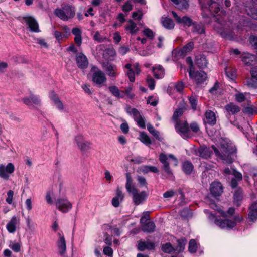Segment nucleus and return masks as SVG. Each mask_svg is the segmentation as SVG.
Returning <instances> with one entry per match:
<instances>
[{"instance_id": "a19ab883", "label": "nucleus", "mask_w": 257, "mask_h": 257, "mask_svg": "<svg viewBox=\"0 0 257 257\" xmlns=\"http://www.w3.org/2000/svg\"><path fill=\"white\" fill-rule=\"evenodd\" d=\"M126 182L125 185V188L127 190V191L131 192V190H133L134 189L136 188L133 185V179L131 177V176L130 174L126 173Z\"/></svg>"}, {"instance_id": "7c9ffc66", "label": "nucleus", "mask_w": 257, "mask_h": 257, "mask_svg": "<svg viewBox=\"0 0 257 257\" xmlns=\"http://www.w3.org/2000/svg\"><path fill=\"white\" fill-rule=\"evenodd\" d=\"M155 227V223L152 221H149L144 224H141V228L144 232L148 233L153 232L154 231Z\"/></svg>"}, {"instance_id": "72a5a7b5", "label": "nucleus", "mask_w": 257, "mask_h": 257, "mask_svg": "<svg viewBox=\"0 0 257 257\" xmlns=\"http://www.w3.org/2000/svg\"><path fill=\"white\" fill-rule=\"evenodd\" d=\"M154 243L153 242L146 241L140 242L138 244V249L141 251H143L146 249H152L154 248Z\"/></svg>"}, {"instance_id": "de8ad7c7", "label": "nucleus", "mask_w": 257, "mask_h": 257, "mask_svg": "<svg viewBox=\"0 0 257 257\" xmlns=\"http://www.w3.org/2000/svg\"><path fill=\"white\" fill-rule=\"evenodd\" d=\"M249 95V93L245 92L243 93L237 92L235 95V100L239 102H242L246 99L247 95Z\"/></svg>"}, {"instance_id": "2eb2a0df", "label": "nucleus", "mask_w": 257, "mask_h": 257, "mask_svg": "<svg viewBox=\"0 0 257 257\" xmlns=\"http://www.w3.org/2000/svg\"><path fill=\"white\" fill-rule=\"evenodd\" d=\"M140 23H136L132 20L128 21L124 26L125 30L127 34L135 35L139 32Z\"/></svg>"}, {"instance_id": "2f4dec72", "label": "nucleus", "mask_w": 257, "mask_h": 257, "mask_svg": "<svg viewBox=\"0 0 257 257\" xmlns=\"http://www.w3.org/2000/svg\"><path fill=\"white\" fill-rule=\"evenodd\" d=\"M72 33L75 36L74 40L75 43L78 46H80L82 43L81 30L78 28H74L72 30Z\"/></svg>"}, {"instance_id": "49530a36", "label": "nucleus", "mask_w": 257, "mask_h": 257, "mask_svg": "<svg viewBox=\"0 0 257 257\" xmlns=\"http://www.w3.org/2000/svg\"><path fill=\"white\" fill-rule=\"evenodd\" d=\"M193 31L198 34H202L205 32V29L202 24L194 23L193 24Z\"/></svg>"}, {"instance_id": "e433bc0d", "label": "nucleus", "mask_w": 257, "mask_h": 257, "mask_svg": "<svg viewBox=\"0 0 257 257\" xmlns=\"http://www.w3.org/2000/svg\"><path fill=\"white\" fill-rule=\"evenodd\" d=\"M226 111L229 113L235 114L240 111L239 107L234 103H230L225 106Z\"/></svg>"}, {"instance_id": "37998d69", "label": "nucleus", "mask_w": 257, "mask_h": 257, "mask_svg": "<svg viewBox=\"0 0 257 257\" xmlns=\"http://www.w3.org/2000/svg\"><path fill=\"white\" fill-rule=\"evenodd\" d=\"M182 168L186 174H189L193 171V166L191 163L186 161L183 164Z\"/></svg>"}, {"instance_id": "bb28decb", "label": "nucleus", "mask_w": 257, "mask_h": 257, "mask_svg": "<svg viewBox=\"0 0 257 257\" xmlns=\"http://www.w3.org/2000/svg\"><path fill=\"white\" fill-rule=\"evenodd\" d=\"M76 60L79 68H85L87 67L88 64V60L86 56L83 54L80 53L77 54Z\"/></svg>"}, {"instance_id": "39448f33", "label": "nucleus", "mask_w": 257, "mask_h": 257, "mask_svg": "<svg viewBox=\"0 0 257 257\" xmlns=\"http://www.w3.org/2000/svg\"><path fill=\"white\" fill-rule=\"evenodd\" d=\"M169 159H171L173 161L175 166L177 165L178 161L173 155L170 154L167 156L166 155L161 153L159 156V160L163 164V169L166 173V177L171 178L173 176V174L169 167V164L168 162Z\"/></svg>"}, {"instance_id": "a211bd4d", "label": "nucleus", "mask_w": 257, "mask_h": 257, "mask_svg": "<svg viewBox=\"0 0 257 257\" xmlns=\"http://www.w3.org/2000/svg\"><path fill=\"white\" fill-rule=\"evenodd\" d=\"M115 196L112 198L111 203L114 207H118L124 199L121 188L118 187L116 190Z\"/></svg>"}, {"instance_id": "052dcab7", "label": "nucleus", "mask_w": 257, "mask_h": 257, "mask_svg": "<svg viewBox=\"0 0 257 257\" xmlns=\"http://www.w3.org/2000/svg\"><path fill=\"white\" fill-rule=\"evenodd\" d=\"M93 39L94 40L98 41V42H103L106 38L102 36L98 31L95 32L93 36Z\"/></svg>"}, {"instance_id": "c85d7f7f", "label": "nucleus", "mask_w": 257, "mask_h": 257, "mask_svg": "<svg viewBox=\"0 0 257 257\" xmlns=\"http://www.w3.org/2000/svg\"><path fill=\"white\" fill-rule=\"evenodd\" d=\"M248 218L250 221H254L257 219V202L251 204L249 208Z\"/></svg>"}, {"instance_id": "58836bf2", "label": "nucleus", "mask_w": 257, "mask_h": 257, "mask_svg": "<svg viewBox=\"0 0 257 257\" xmlns=\"http://www.w3.org/2000/svg\"><path fill=\"white\" fill-rule=\"evenodd\" d=\"M109 90L113 95L117 98H123L124 97V93L121 92L115 86H110Z\"/></svg>"}, {"instance_id": "3c124183", "label": "nucleus", "mask_w": 257, "mask_h": 257, "mask_svg": "<svg viewBox=\"0 0 257 257\" xmlns=\"http://www.w3.org/2000/svg\"><path fill=\"white\" fill-rule=\"evenodd\" d=\"M194 48V43L192 42L188 43L181 50V53L182 55H185L190 52Z\"/></svg>"}, {"instance_id": "4468645a", "label": "nucleus", "mask_w": 257, "mask_h": 257, "mask_svg": "<svg viewBox=\"0 0 257 257\" xmlns=\"http://www.w3.org/2000/svg\"><path fill=\"white\" fill-rule=\"evenodd\" d=\"M127 112L134 117L135 120L137 122L139 127L141 128L145 127V119L136 109L130 108L127 110Z\"/></svg>"}, {"instance_id": "8fccbe9b", "label": "nucleus", "mask_w": 257, "mask_h": 257, "mask_svg": "<svg viewBox=\"0 0 257 257\" xmlns=\"http://www.w3.org/2000/svg\"><path fill=\"white\" fill-rule=\"evenodd\" d=\"M178 242V245L175 249V250H176L178 252H180L183 251L185 248V245L186 243V240L185 239H179L177 241Z\"/></svg>"}, {"instance_id": "cd10ccee", "label": "nucleus", "mask_w": 257, "mask_h": 257, "mask_svg": "<svg viewBox=\"0 0 257 257\" xmlns=\"http://www.w3.org/2000/svg\"><path fill=\"white\" fill-rule=\"evenodd\" d=\"M216 19V23L215 25V29L218 33L221 35L222 37H227L226 33L228 32V30L226 27V25L222 24L219 21L218 18H217Z\"/></svg>"}, {"instance_id": "dca6fc26", "label": "nucleus", "mask_w": 257, "mask_h": 257, "mask_svg": "<svg viewBox=\"0 0 257 257\" xmlns=\"http://www.w3.org/2000/svg\"><path fill=\"white\" fill-rule=\"evenodd\" d=\"M23 20L32 32H39L40 31L39 25L34 18L28 16L24 17Z\"/></svg>"}, {"instance_id": "aec40b11", "label": "nucleus", "mask_w": 257, "mask_h": 257, "mask_svg": "<svg viewBox=\"0 0 257 257\" xmlns=\"http://www.w3.org/2000/svg\"><path fill=\"white\" fill-rule=\"evenodd\" d=\"M24 103L29 106H34L40 104L41 100L39 97L34 94H31L29 97H26L23 99Z\"/></svg>"}, {"instance_id": "f704fd0d", "label": "nucleus", "mask_w": 257, "mask_h": 257, "mask_svg": "<svg viewBox=\"0 0 257 257\" xmlns=\"http://www.w3.org/2000/svg\"><path fill=\"white\" fill-rule=\"evenodd\" d=\"M162 24L163 26L167 29H172L174 27L173 21L170 18L167 17L162 18Z\"/></svg>"}, {"instance_id": "6ab92c4d", "label": "nucleus", "mask_w": 257, "mask_h": 257, "mask_svg": "<svg viewBox=\"0 0 257 257\" xmlns=\"http://www.w3.org/2000/svg\"><path fill=\"white\" fill-rule=\"evenodd\" d=\"M210 190L211 194L214 197L221 195L223 192V187L221 184L218 182H213L210 185Z\"/></svg>"}, {"instance_id": "20e7f679", "label": "nucleus", "mask_w": 257, "mask_h": 257, "mask_svg": "<svg viewBox=\"0 0 257 257\" xmlns=\"http://www.w3.org/2000/svg\"><path fill=\"white\" fill-rule=\"evenodd\" d=\"M88 77L94 83L99 86H101L106 81L104 73L96 66L92 67Z\"/></svg>"}, {"instance_id": "423d86ee", "label": "nucleus", "mask_w": 257, "mask_h": 257, "mask_svg": "<svg viewBox=\"0 0 257 257\" xmlns=\"http://www.w3.org/2000/svg\"><path fill=\"white\" fill-rule=\"evenodd\" d=\"M55 14L63 21H67L72 19L75 15L74 9L70 6H66L62 9H57L55 10Z\"/></svg>"}, {"instance_id": "ddd939ff", "label": "nucleus", "mask_w": 257, "mask_h": 257, "mask_svg": "<svg viewBox=\"0 0 257 257\" xmlns=\"http://www.w3.org/2000/svg\"><path fill=\"white\" fill-rule=\"evenodd\" d=\"M102 66L109 77L116 78L118 76V69L115 65L109 62H104L102 64Z\"/></svg>"}, {"instance_id": "f257e3e1", "label": "nucleus", "mask_w": 257, "mask_h": 257, "mask_svg": "<svg viewBox=\"0 0 257 257\" xmlns=\"http://www.w3.org/2000/svg\"><path fill=\"white\" fill-rule=\"evenodd\" d=\"M210 205L211 208L217 210L220 213L222 219H219L209 210L205 209L204 213L207 215L210 221L213 222L215 225L221 229H232L236 225L237 222H240L243 220V217L241 216H233L235 210L232 207L229 208L227 212H225L219 208L214 203H210Z\"/></svg>"}, {"instance_id": "ea45409f", "label": "nucleus", "mask_w": 257, "mask_h": 257, "mask_svg": "<svg viewBox=\"0 0 257 257\" xmlns=\"http://www.w3.org/2000/svg\"><path fill=\"white\" fill-rule=\"evenodd\" d=\"M196 63L200 68H204L207 66V61L205 57L202 56L196 57Z\"/></svg>"}, {"instance_id": "774afa93", "label": "nucleus", "mask_w": 257, "mask_h": 257, "mask_svg": "<svg viewBox=\"0 0 257 257\" xmlns=\"http://www.w3.org/2000/svg\"><path fill=\"white\" fill-rule=\"evenodd\" d=\"M103 253L109 257H112L113 250L110 247L106 246L103 248Z\"/></svg>"}, {"instance_id": "412c9836", "label": "nucleus", "mask_w": 257, "mask_h": 257, "mask_svg": "<svg viewBox=\"0 0 257 257\" xmlns=\"http://www.w3.org/2000/svg\"><path fill=\"white\" fill-rule=\"evenodd\" d=\"M193 81L197 84H201L203 83L206 79V74L202 71L194 72L192 71V77H190Z\"/></svg>"}, {"instance_id": "c9c22d12", "label": "nucleus", "mask_w": 257, "mask_h": 257, "mask_svg": "<svg viewBox=\"0 0 257 257\" xmlns=\"http://www.w3.org/2000/svg\"><path fill=\"white\" fill-rule=\"evenodd\" d=\"M139 139L142 143L146 146H149L152 143L149 137L144 132H142L140 133Z\"/></svg>"}, {"instance_id": "09e8293b", "label": "nucleus", "mask_w": 257, "mask_h": 257, "mask_svg": "<svg viewBox=\"0 0 257 257\" xmlns=\"http://www.w3.org/2000/svg\"><path fill=\"white\" fill-rule=\"evenodd\" d=\"M199 153L200 156L204 158H207L211 155V152L207 147L201 148L199 150Z\"/></svg>"}, {"instance_id": "4d7b16f0", "label": "nucleus", "mask_w": 257, "mask_h": 257, "mask_svg": "<svg viewBox=\"0 0 257 257\" xmlns=\"http://www.w3.org/2000/svg\"><path fill=\"white\" fill-rule=\"evenodd\" d=\"M158 101V97L154 96H149L147 99V103L150 104L153 106H155L157 104Z\"/></svg>"}, {"instance_id": "f03ea898", "label": "nucleus", "mask_w": 257, "mask_h": 257, "mask_svg": "<svg viewBox=\"0 0 257 257\" xmlns=\"http://www.w3.org/2000/svg\"><path fill=\"white\" fill-rule=\"evenodd\" d=\"M219 142L220 146L218 147L221 153L214 146L212 145V148L214 153L217 157H220L225 163H231L232 159L231 155L235 151V147L231 143H229L226 139L220 138Z\"/></svg>"}, {"instance_id": "9d476101", "label": "nucleus", "mask_w": 257, "mask_h": 257, "mask_svg": "<svg viewBox=\"0 0 257 257\" xmlns=\"http://www.w3.org/2000/svg\"><path fill=\"white\" fill-rule=\"evenodd\" d=\"M74 141L78 148L82 152H86L90 149L91 143L85 140L81 135L75 136Z\"/></svg>"}, {"instance_id": "473e14b6", "label": "nucleus", "mask_w": 257, "mask_h": 257, "mask_svg": "<svg viewBox=\"0 0 257 257\" xmlns=\"http://www.w3.org/2000/svg\"><path fill=\"white\" fill-rule=\"evenodd\" d=\"M244 84L249 88L257 89V78H254L251 76V77H247Z\"/></svg>"}, {"instance_id": "e2e57ef3", "label": "nucleus", "mask_w": 257, "mask_h": 257, "mask_svg": "<svg viewBox=\"0 0 257 257\" xmlns=\"http://www.w3.org/2000/svg\"><path fill=\"white\" fill-rule=\"evenodd\" d=\"M186 62L187 64L189 65L190 69H189V76L192 77V71H193V62L190 57H187L186 58Z\"/></svg>"}, {"instance_id": "338daca9", "label": "nucleus", "mask_w": 257, "mask_h": 257, "mask_svg": "<svg viewBox=\"0 0 257 257\" xmlns=\"http://www.w3.org/2000/svg\"><path fill=\"white\" fill-rule=\"evenodd\" d=\"M133 6L130 2H126L122 7V10L124 12H127L132 10Z\"/></svg>"}, {"instance_id": "5fc2aeb1", "label": "nucleus", "mask_w": 257, "mask_h": 257, "mask_svg": "<svg viewBox=\"0 0 257 257\" xmlns=\"http://www.w3.org/2000/svg\"><path fill=\"white\" fill-rule=\"evenodd\" d=\"M162 249L164 252L168 253H171L175 250L172 245L169 243L164 244L162 247Z\"/></svg>"}, {"instance_id": "5701e85b", "label": "nucleus", "mask_w": 257, "mask_h": 257, "mask_svg": "<svg viewBox=\"0 0 257 257\" xmlns=\"http://www.w3.org/2000/svg\"><path fill=\"white\" fill-rule=\"evenodd\" d=\"M241 57L243 62L248 66L253 64L256 60V57L249 53H243Z\"/></svg>"}, {"instance_id": "f8f14e48", "label": "nucleus", "mask_w": 257, "mask_h": 257, "mask_svg": "<svg viewBox=\"0 0 257 257\" xmlns=\"http://www.w3.org/2000/svg\"><path fill=\"white\" fill-rule=\"evenodd\" d=\"M20 219L19 217L13 216L6 224V229L10 233H15L16 230L19 228Z\"/></svg>"}, {"instance_id": "4c0bfd02", "label": "nucleus", "mask_w": 257, "mask_h": 257, "mask_svg": "<svg viewBox=\"0 0 257 257\" xmlns=\"http://www.w3.org/2000/svg\"><path fill=\"white\" fill-rule=\"evenodd\" d=\"M147 128L150 133L154 136L156 139L159 141H161L163 139V138L160 135L159 132L156 130L151 124H148Z\"/></svg>"}, {"instance_id": "13d9d810", "label": "nucleus", "mask_w": 257, "mask_h": 257, "mask_svg": "<svg viewBox=\"0 0 257 257\" xmlns=\"http://www.w3.org/2000/svg\"><path fill=\"white\" fill-rule=\"evenodd\" d=\"M179 3L175 4L178 5L179 8L181 10L186 9L189 7V4L187 0H179Z\"/></svg>"}, {"instance_id": "c756f323", "label": "nucleus", "mask_w": 257, "mask_h": 257, "mask_svg": "<svg viewBox=\"0 0 257 257\" xmlns=\"http://www.w3.org/2000/svg\"><path fill=\"white\" fill-rule=\"evenodd\" d=\"M153 73L157 79H161L164 76V69L160 65H156L153 67Z\"/></svg>"}, {"instance_id": "69168bd1", "label": "nucleus", "mask_w": 257, "mask_h": 257, "mask_svg": "<svg viewBox=\"0 0 257 257\" xmlns=\"http://www.w3.org/2000/svg\"><path fill=\"white\" fill-rule=\"evenodd\" d=\"M249 41L252 47L257 50V37L255 36L251 35L249 38Z\"/></svg>"}, {"instance_id": "b1692460", "label": "nucleus", "mask_w": 257, "mask_h": 257, "mask_svg": "<svg viewBox=\"0 0 257 257\" xmlns=\"http://www.w3.org/2000/svg\"><path fill=\"white\" fill-rule=\"evenodd\" d=\"M59 238L57 241V246L59 253L60 255H63L66 250V242L63 235L60 233H58Z\"/></svg>"}, {"instance_id": "4be33fe9", "label": "nucleus", "mask_w": 257, "mask_h": 257, "mask_svg": "<svg viewBox=\"0 0 257 257\" xmlns=\"http://www.w3.org/2000/svg\"><path fill=\"white\" fill-rule=\"evenodd\" d=\"M172 14L178 23L182 24L188 27L190 26L191 25H193L194 23L192 22V20L188 17L184 16L181 18L174 11H172Z\"/></svg>"}, {"instance_id": "680f3d73", "label": "nucleus", "mask_w": 257, "mask_h": 257, "mask_svg": "<svg viewBox=\"0 0 257 257\" xmlns=\"http://www.w3.org/2000/svg\"><path fill=\"white\" fill-rule=\"evenodd\" d=\"M189 101L192 106V108L194 110L196 109L197 105V101L196 96H191L189 97Z\"/></svg>"}, {"instance_id": "603ef678", "label": "nucleus", "mask_w": 257, "mask_h": 257, "mask_svg": "<svg viewBox=\"0 0 257 257\" xmlns=\"http://www.w3.org/2000/svg\"><path fill=\"white\" fill-rule=\"evenodd\" d=\"M198 247V245L196 241L194 239H192L190 241L189 243L188 250L191 253H194L196 252Z\"/></svg>"}, {"instance_id": "a18cd8bd", "label": "nucleus", "mask_w": 257, "mask_h": 257, "mask_svg": "<svg viewBox=\"0 0 257 257\" xmlns=\"http://www.w3.org/2000/svg\"><path fill=\"white\" fill-rule=\"evenodd\" d=\"M225 73L227 77L231 80H234L236 77L235 69L227 67L225 69Z\"/></svg>"}, {"instance_id": "864d4df0", "label": "nucleus", "mask_w": 257, "mask_h": 257, "mask_svg": "<svg viewBox=\"0 0 257 257\" xmlns=\"http://www.w3.org/2000/svg\"><path fill=\"white\" fill-rule=\"evenodd\" d=\"M143 34L150 39H152L154 37V33L152 30L148 28H145L143 31Z\"/></svg>"}, {"instance_id": "0eeeda50", "label": "nucleus", "mask_w": 257, "mask_h": 257, "mask_svg": "<svg viewBox=\"0 0 257 257\" xmlns=\"http://www.w3.org/2000/svg\"><path fill=\"white\" fill-rule=\"evenodd\" d=\"M128 193L132 196L133 202L136 205L142 203L148 197V194L146 191L139 193L138 190L136 188L134 189Z\"/></svg>"}, {"instance_id": "393cba45", "label": "nucleus", "mask_w": 257, "mask_h": 257, "mask_svg": "<svg viewBox=\"0 0 257 257\" xmlns=\"http://www.w3.org/2000/svg\"><path fill=\"white\" fill-rule=\"evenodd\" d=\"M50 98L53 101L54 105L60 111H63L64 109V107L63 103L59 99V97L54 92H51L50 93Z\"/></svg>"}, {"instance_id": "bf43d9fd", "label": "nucleus", "mask_w": 257, "mask_h": 257, "mask_svg": "<svg viewBox=\"0 0 257 257\" xmlns=\"http://www.w3.org/2000/svg\"><path fill=\"white\" fill-rule=\"evenodd\" d=\"M132 89L133 85H130L125 89V91L122 92V93H124V96L126 95L128 98H133L134 97V95L131 92Z\"/></svg>"}, {"instance_id": "6e6552de", "label": "nucleus", "mask_w": 257, "mask_h": 257, "mask_svg": "<svg viewBox=\"0 0 257 257\" xmlns=\"http://www.w3.org/2000/svg\"><path fill=\"white\" fill-rule=\"evenodd\" d=\"M56 207L61 212L65 213L72 209V205L66 198H58L56 202Z\"/></svg>"}, {"instance_id": "c03bdc74", "label": "nucleus", "mask_w": 257, "mask_h": 257, "mask_svg": "<svg viewBox=\"0 0 257 257\" xmlns=\"http://www.w3.org/2000/svg\"><path fill=\"white\" fill-rule=\"evenodd\" d=\"M141 171L143 173H148L149 172L157 173L158 172V169L155 166L146 165L141 167Z\"/></svg>"}, {"instance_id": "0e129e2a", "label": "nucleus", "mask_w": 257, "mask_h": 257, "mask_svg": "<svg viewBox=\"0 0 257 257\" xmlns=\"http://www.w3.org/2000/svg\"><path fill=\"white\" fill-rule=\"evenodd\" d=\"M13 195L14 192L12 190H9L7 192V197L6 201L9 204H11L12 203Z\"/></svg>"}, {"instance_id": "7ed1b4c3", "label": "nucleus", "mask_w": 257, "mask_h": 257, "mask_svg": "<svg viewBox=\"0 0 257 257\" xmlns=\"http://www.w3.org/2000/svg\"><path fill=\"white\" fill-rule=\"evenodd\" d=\"M213 1L212 0H199L202 9L203 11V16H207L209 14L215 16L223 15L224 13L220 11L219 0Z\"/></svg>"}, {"instance_id": "79ce46f5", "label": "nucleus", "mask_w": 257, "mask_h": 257, "mask_svg": "<svg viewBox=\"0 0 257 257\" xmlns=\"http://www.w3.org/2000/svg\"><path fill=\"white\" fill-rule=\"evenodd\" d=\"M9 247L15 252H19L21 250V244L15 241H10Z\"/></svg>"}, {"instance_id": "9b49d317", "label": "nucleus", "mask_w": 257, "mask_h": 257, "mask_svg": "<svg viewBox=\"0 0 257 257\" xmlns=\"http://www.w3.org/2000/svg\"><path fill=\"white\" fill-rule=\"evenodd\" d=\"M15 170L14 165L11 163H8L6 166L4 164H0V177L4 180H8L10 174Z\"/></svg>"}, {"instance_id": "a878e982", "label": "nucleus", "mask_w": 257, "mask_h": 257, "mask_svg": "<svg viewBox=\"0 0 257 257\" xmlns=\"http://www.w3.org/2000/svg\"><path fill=\"white\" fill-rule=\"evenodd\" d=\"M204 121L205 124L210 125H214L216 122V118L214 112L209 110L206 111Z\"/></svg>"}, {"instance_id": "f3484780", "label": "nucleus", "mask_w": 257, "mask_h": 257, "mask_svg": "<svg viewBox=\"0 0 257 257\" xmlns=\"http://www.w3.org/2000/svg\"><path fill=\"white\" fill-rule=\"evenodd\" d=\"M176 131L180 133L181 136L185 138L187 137V134L189 131V127L186 121H177L175 124Z\"/></svg>"}, {"instance_id": "6e6d98bb", "label": "nucleus", "mask_w": 257, "mask_h": 257, "mask_svg": "<svg viewBox=\"0 0 257 257\" xmlns=\"http://www.w3.org/2000/svg\"><path fill=\"white\" fill-rule=\"evenodd\" d=\"M54 194L52 191H49L46 192L45 199L47 203L52 204L53 203Z\"/></svg>"}, {"instance_id": "1a4fd4ad", "label": "nucleus", "mask_w": 257, "mask_h": 257, "mask_svg": "<svg viewBox=\"0 0 257 257\" xmlns=\"http://www.w3.org/2000/svg\"><path fill=\"white\" fill-rule=\"evenodd\" d=\"M124 71L131 82H134L135 80V76L136 75H138L140 72L138 64H135L133 65L130 64H127L125 65Z\"/></svg>"}]
</instances>
